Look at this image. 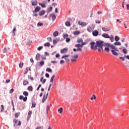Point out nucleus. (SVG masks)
Returning <instances> with one entry per match:
<instances>
[{
  "mask_svg": "<svg viewBox=\"0 0 129 129\" xmlns=\"http://www.w3.org/2000/svg\"><path fill=\"white\" fill-rule=\"evenodd\" d=\"M102 37H103V38H105L106 39H109L110 36L108 34H106V33H104L102 35Z\"/></svg>",
  "mask_w": 129,
  "mask_h": 129,
  "instance_id": "obj_13",
  "label": "nucleus"
},
{
  "mask_svg": "<svg viewBox=\"0 0 129 129\" xmlns=\"http://www.w3.org/2000/svg\"><path fill=\"white\" fill-rule=\"evenodd\" d=\"M111 52L114 56H117L119 50L114 45H111Z\"/></svg>",
  "mask_w": 129,
  "mask_h": 129,
  "instance_id": "obj_3",
  "label": "nucleus"
},
{
  "mask_svg": "<svg viewBox=\"0 0 129 129\" xmlns=\"http://www.w3.org/2000/svg\"><path fill=\"white\" fill-rule=\"evenodd\" d=\"M46 82V79H43L42 82V84H44Z\"/></svg>",
  "mask_w": 129,
  "mask_h": 129,
  "instance_id": "obj_63",
  "label": "nucleus"
},
{
  "mask_svg": "<svg viewBox=\"0 0 129 129\" xmlns=\"http://www.w3.org/2000/svg\"><path fill=\"white\" fill-rule=\"evenodd\" d=\"M66 42H67V43H69V42H70V38L68 37V38L66 39Z\"/></svg>",
  "mask_w": 129,
  "mask_h": 129,
  "instance_id": "obj_52",
  "label": "nucleus"
},
{
  "mask_svg": "<svg viewBox=\"0 0 129 129\" xmlns=\"http://www.w3.org/2000/svg\"><path fill=\"white\" fill-rule=\"evenodd\" d=\"M20 114H21V113H20V112L16 113L15 114V117L16 118H18V117H19V115H20Z\"/></svg>",
  "mask_w": 129,
  "mask_h": 129,
  "instance_id": "obj_20",
  "label": "nucleus"
},
{
  "mask_svg": "<svg viewBox=\"0 0 129 129\" xmlns=\"http://www.w3.org/2000/svg\"><path fill=\"white\" fill-rule=\"evenodd\" d=\"M120 38L119 37H118V36H115V41H116V42H118V41H119Z\"/></svg>",
  "mask_w": 129,
  "mask_h": 129,
  "instance_id": "obj_29",
  "label": "nucleus"
},
{
  "mask_svg": "<svg viewBox=\"0 0 129 129\" xmlns=\"http://www.w3.org/2000/svg\"><path fill=\"white\" fill-rule=\"evenodd\" d=\"M41 59H42V60H45V59H46V57L44 55H42L41 56Z\"/></svg>",
  "mask_w": 129,
  "mask_h": 129,
  "instance_id": "obj_57",
  "label": "nucleus"
},
{
  "mask_svg": "<svg viewBox=\"0 0 129 129\" xmlns=\"http://www.w3.org/2000/svg\"><path fill=\"white\" fill-rule=\"evenodd\" d=\"M28 84H29V81L27 80H24L23 81V85L26 86V85H28Z\"/></svg>",
  "mask_w": 129,
  "mask_h": 129,
  "instance_id": "obj_22",
  "label": "nucleus"
},
{
  "mask_svg": "<svg viewBox=\"0 0 129 129\" xmlns=\"http://www.w3.org/2000/svg\"><path fill=\"white\" fill-rule=\"evenodd\" d=\"M23 101H27V99H28V97H27V96H25L24 97H23Z\"/></svg>",
  "mask_w": 129,
  "mask_h": 129,
  "instance_id": "obj_51",
  "label": "nucleus"
},
{
  "mask_svg": "<svg viewBox=\"0 0 129 129\" xmlns=\"http://www.w3.org/2000/svg\"><path fill=\"white\" fill-rule=\"evenodd\" d=\"M47 41H49V42H52V38L51 37H47Z\"/></svg>",
  "mask_w": 129,
  "mask_h": 129,
  "instance_id": "obj_50",
  "label": "nucleus"
},
{
  "mask_svg": "<svg viewBox=\"0 0 129 129\" xmlns=\"http://www.w3.org/2000/svg\"><path fill=\"white\" fill-rule=\"evenodd\" d=\"M32 107H36V102H32Z\"/></svg>",
  "mask_w": 129,
  "mask_h": 129,
  "instance_id": "obj_40",
  "label": "nucleus"
},
{
  "mask_svg": "<svg viewBox=\"0 0 129 129\" xmlns=\"http://www.w3.org/2000/svg\"><path fill=\"white\" fill-rule=\"evenodd\" d=\"M58 112H59V113H62V112H63V108L60 107L58 109Z\"/></svg>",
  "mask_w": 129,
  "mask_h": 129,
  "instance_id": "obj_23",
  "label": "nucleus"
},
{
  "mask_svg": "<svg viewBox=\"0 0 129 129\" xmlns=\"http://www.w3.org/2000/svg\"><path fill=\"white\" fill-rule=\"evenodd\" d=\"M58 41L59 40L58 39L53 40V44H57V43H58Z\"/></svg>",
  "mask_w": 129,
  "mask_h": 129,
  "instance_id": "obj_37",
  "label": "nucleus"
},
{
  "mask_svg": "<svg viewBox=\"0 0 129 129\" xmlns=\"http://www.w3.org/2000/svg\"><path fill=\"white\" fill-rule=\"evenodd\" d=\"M124 57H125L126 59H128L129 60V55H124Z\"/></svg>",
  "mask_w": 129,
  "mask_h": 129,
  "instance_id": "obj_64",
  "label": "nucleus"
},
{
  "mask_svg": "<svg viewBox=\"0 0 129 129\" xmlns=\"http://www.w3.org/2000/svg\"><path fill=\"white\" fill-rule=\"evenodd\" d=\"M58 34H59V33L58 32V31H55L53 33V36L54 37H57V36H58Z\"/></svg>",
  "mask_w": 129,
  "mask_h": 129,
  "instance_id": "obj_33",
  "label": "nucleus"
},
{
  "mask_svg": "<svg viewBox=\"0 0 129 129\" xmlns=\"http://www.w3.org/2000/svg\"><path fill=\"white\" fill-rule=\"evenodd\" d=\"M103 41H97L96 42V50H98L99 52H100V51H103Z\"/></svg>",
  "mask_w": 129,
  "mask_h": 129,
  "instance_id": "obj_1",
  "label": "nucleus"
},
{
  "mask_svg": "<svg viewBox=\"0 0 129 129\" xmlns=\"http://www.w3.org/2000/svg\"><path fill=\"white\" fill-rule=\"evenodd\" d=\"M44 63L45 62L43 60L40 61V62H39L40 66H43V65H44Z\"/></svg>",
  "mask_w": 129,
  "mask_h": 129,
  "instance_id": "obj_42",
  "label": "nucleus"
},
{
  "mask_svg": "<svg viewBox=\"0 0 129 129\" xmlns=\"http://www.w3.org/2000/svg\"><path fill=\"white\" fill-rule=\"evenodd\" d=\"M32 6H37L38 5V2L37 0H33L31 1Z\"/></svg>",
  "mask_w": 129,
  "mask_h": 129,
  "instance_id": "obj_12",
  "label": "nucleus"
},
{
  "mask_svg": "<svg viewBox=\"0 0 129 129\" xmlns=\"http://www.w3.org/2000/svg\"><path fill=\"white\" fill-rule=\"evenodd\" d=\"M119 59L120 60H122V61H124V57H120Z\"/></svg>",
  "mask_w": 129,
  "mask_h": 129,
  "instance_id": "obj_61",
  "label": "nucleus"
},
{
  "mask_svg": "<svg viewBox=\"0 0 129 129\" xmlns=\"http://www.w3.org/2000/svg\"><path fill=\"white\" fill-rule=\"evenodd\" d=\"M75 47H76L77 49L73 48V51H74V52H77V51H79L80 52H82V48H81L79 46H78V44H76Z\"/></svg>",
  "mask_w": 129,
  "mask_h": 129,
  "instance_id": "obj_5",
  "label": "nucleus"
},
{
  "mask_svg": "<svg viewBox=\"0 0 129 129\" xmlns=\"http://www.w3.org/2000/svg\"><path fill=\"white\" fill-rule=\"evenodd\" d=\"M28 77L29 79H30V80H31L32 81L33 80H34V78L32 77L31 76H28Z\"/></svg>",
  "mask_w": 129,
  "mask_h": 129,
  "instance_id": "obj_54",
  "label": "nucleus"
},
{
  "mask_svg": "<svg viewBox=\"0 0 129 129\" xmlns=\"http://www.w3.org/2000/svg\"><path fill=\"white\" fill-rule=\"evenodd\" d=\"M45 77H46V78H49V74L46 73L45 74Z\"/></svg>",
  "mask_w": 129,
  "mask_h": 129,
  "instance_id": "obj_59",
  "label": "nucleus"
},
{
  "mask_svg": "<svg viewBox=\"0 0 129 129\" xmlns=\"http://www.w3.org/2000/svg\"><path fill=\"white\" fill-rule=\"evenodd\" d=\"M64 60H61L60 61V64H64Z\"/></svg>",
  "mask_w": 129,
  "mask_h": 129,
  "instance_id": "obj_58",
  "label": "nucleus"
},
{
  "mask_svg": "<svg viewBox=\"0 0 129 129\" xmlns=\"http://www.w3.org/2000/svg\"><path fill=\"white\" fill-rule=\"evenodd\" d=\"M41 10V8L39 6H37L35 8V10L33 11V13H38Z\"/></svg>",
  "mask_w": 129,
  "mask_h": 129,
  "instance_id": "obj_10",
  "label": "nucleus"
},
{
  "mask_svg": "<svg viewBox=\"0 0 129 129\" xmlns=\"http://www.w3.org/2000/svg\"><path fill=\"white\" fill-rule=\"evenodd\" d=\"M73 34H74V35L76 36L77 35H79L80 34V32L78 31H74Z\"/></svg>",
  "mask_w": 129,
  "mask_h": 129,
  "instance_id": "obj_19",
  "label": "nucleus"
},
{
  "mask_svg": "<svg viewBox=\"0 0 129 129\" xmlns=\"http://www.w3.org/2000/svg\"><path fill=\"white\" fill-rule=\"evenodd\" d=\"M28 90H29V91H32L33 90V87L32 86H29L28 88Z\"/></svg>",
  "mask_w": 129,
  "mask_h": 129,
  "instance_id": "obj_41",
  "label": "nucleus"
},
{
  "mask_svg": "<svg viewBox=\"0 0 129 129\" xmlns=\"http://www.w3.org/2000/svg\"><path fill=\"white\" fill-rule=\"evenodd\" d=\"M39 6H41L42 8H46V5L44 4L39 3Z\"/></svg>",
  "mask_w": 129,
  "mask_h": 129,
  "instance_id": "obj_35",
  "label": "nucleus"
},
{
  "mask_svg": "<svg viewBox=\"0 0 129 129\" xmlns=\"http://www.w3.org/2000/svg\"><path fill=\"white\" fill-rule=\"evenodd\" d=\"M98 35V31L97 30H94L93 32V36L96 37Z\"/></svg>",
  "mask_w": 129,
  "mask_h": 129,
  "instance_id": "obj_16",
  "label": "nucleus"
},
{
  "mask_svg": "<svg viewBox=\"0 0 129 129\" xmlns=\"http://www.w3.org/2000/svg\"><path fill=\"white\" fill-rule=\"evenodd\" d=\"M102 29L104 32H108V31H110V27H102Z\"/></svg>",
  "mask_w": 129,
  "mask_h": 129,
  "instance_id": "obj_9",
  "label": "nucleus"
},
{
  "mask_svg": "<svg viewBox=\"0 0 129 129\" xmlns=\"http://www.w3.org/2000/svg\"><path fill=\"white\" fill-rule=\"evenodd\" d=\"M4 110H5V108H4V105H1V112H3Z\"/></svg>",
  "mask_w": 129,
  "mask_h": 129,
  "instance_id": "obj_45",
  "label": "nucleus"
},
{
  "mask_svg": "<svg viewBox=\"0 0 129 129\" xmlns=\"http://www.w3.org/2000/svg\"><path fill=\"white\" fill-rule=\"evenodd\" d=\"M91 100H93V99H96V96L95 95H92V97L90 98Z\"/></svg>",
  "mask_w": 129,
  "mask_h": 129,
  "instance_id": "obj_24",
  "label": "nucleus"
},
{
  "mask_svg": "<svg viewBox=\"0 0 129 129\" xmlns=\"http://www.w3.org/2000/svg\"><path fill=\"white\" fill-rule=\"evenodd\" d=\"M82 42H83V39L82 38H78L77 40L78 43H82Z\"/></svg>",
  "mask_w": 129,
  "mask_h": 129,
  "instance_id": "obj_30",
  "label": "nucleus"
},
{
  "mask_svg": "<svg viewBox=\"0 0 129 129\" xmlns=\"http://www.w3.org/2000/svg\"><path fill=\"white\" fill-rule=\"evenodd\" d=\"M40 56L41 55L40 54V53H37L36 55V60H37V61L40 60Z\"/></svg>",
  "mask_w": 129,
  "mask_h": 129,
  "instance_id": "obj_18",
  "label": "nucleus"
},
{
  "mask_svg": "<svg viewBox=\"0 0 129 129\" xmlns=\"http://www.w3.org/2000/svg\"><path fill=\"white\" fill-rule=\"evenodd\" d=\"M32 44V40H28L27 42V45H31Z\"/></svg>",
  "mask_w": 129,
  "mask_h": 129,
  "instance_id": "obj_44",
  "label": "nucleus"
},
{
  "mask_svg": "<svg viewBox=\"0 0 129 129\" xmlns=\"http://www.w3.org/2000/svg\"><path fill=\"white\" fill-rule=\"evenodd\" d=\"M123 52L124 54H126L127 53V50L126 49H123Z\"/></svg>",
  "mask_w": 129,
  "mask_h": 129,
  "instance_id": "obj_48",
  "label": "nucleus"
},
{
  "mask_svg": "<svg viewBox=\"0 0 129 129\" xmlns=\"http://www.w3.org/2000/svg\"><path fill=\"white\" fill-rule=\"evenodd\" d=\"M20 68H23V66H24V63L20 62L19 64Z\"/></svg>",
  "mask_w": 129,
  "mask_h": 129,
  "instance_id": "obj_39",
  "label": "nucleus"
},
{
  "mask_svg": "<svg viewBox=\"0 0 129 129\" xmlns=\"http://www.w3.org/2000/svg\"><path fill=\"white\" fill-rule=\"evenodd\" d=\"M78 24L79 25H80V26H81L82 27H85V26H86V23L85 22L79 21Z\"/></svg>",
  "mask_w": 129,
  "mask_h": 129,
  "instance_id": "obj_11",
  "label": "nucleus"
},
{
  "mask_svg": "<svg viewBox=\"0 0 129 129\" xmlns=\"http://www.w3.org/2000/svg\"><path fill=\"white\" fill-rule=\"evenodd\" d=\"M23 98H24V96L20 95L19 96V99H21L22 100V99H23Z\"/></svg>",
  "mask_w": 129,
  "mask_h": 129,
  "instance_id": "obj_55",
  "label": "nucleus"
},
{
  "mask_svg": "<svg viewBox=\"0 0 129 129\" xmlns=\"http://www.w3.org/2000/svg\"><path fill=\"white\" fill-rule=\"evenodd\" d=\"M37 16H38V14L36 13H33V17H37Z\"/></svg>",
  "mask_w": 129,
  "mask_h": 129,
  "instance_id": "obj_62",
  "label": "nucleus"
},
{
  "mask_svg": "<svg viewBox=\"0 0 129 129\" xmlns=\"http://www.w3.org/2000/svg\"><path fill=\"white\" fill-rule=\"evenodd\" d=\"M39 15L40 17H42V16H44L45 15V11L44 10H42L39 13Z\"/></svg>",
  "mask_w": 129,
  "mask_h": 129,
  "instance_id": "obj_17",
  "label": "nucleus"
},
{
  "mask_svg": "<svg viewBox=\"0 0 129 129\" xmlns=\"http://www.w3.org/2000/svg\"><path fill=\"white\" fill-rule=\"evenodd\" d=\"M62 36H63V39H66V40L67 38H68V34H63Z\"/></svg>",
  "mask_w": 129,
  "mask_h": 129,
  "instance_id": "obj_32",
  "label": "nucleus"
},
{
  "mask_svg": "<svg viewBox=\"0 0 129 129\" xmlns=\"http://www.w3.org/2000/svg\"><path fill=\"white\" fill-rule=\"evenodd\" d=\"M68 57H69V55L64 54L61 57V59H64V60H66V62H69V61H70V59H69Z\"/></svg>",
  "mask_w": 129,
  "mask_h": 129,
  "instance_id": "obj_7",
  "label": "nucleus"
},
{
  "mask_svg": "<svg viewBox=\"0 0 129 129\" xmlns=\"http://www.w3.org/2000/svg\"><path fill=\"white\" fill-rule=\"evenodd\" d=\"M46 113L47 114H48V112L49 111V105H48L46 106Z\"/></svg>",
  "mask_w": 129,
  "mask_h": 129,
  "instance_id": "obj_47",
  "label": "nucleus"
},
{
  "mask_svg": "<svg viewBox=\"0 0 129 129\" xmlns=\"http://www.w3.org/2000/svg\"><path fill=\"white\" fill-rule=\"evenodd\" d=\"M111 46H113V45L110 44L109 43L105 44L104 46H103V51H105V52H107V53H108V52H109L110 51L109 49H111Z\"/></svg>",
  "mask_w": 129,
  "mask_h": 129,
  "instance_id": "obj_2",
  "label": "nucleus"
},
{
  "mask_svg": "<svg viewBox=\"0 0 129 129\" xmlns=\"http://www.w3.org/2000/svg\"><path fill=\"white\" fill-rule=\"evenodd\" d=\"M66 26H67V27H70V25H71L70 23V22L69 21H67L65 23Z\"/></svg>",
  "mask_w": 129,
  "mask_h": 129,
  "instance_id": "obj_25",
  "label": "nucleus"
},
{
  "mask_svg": "<svg viewBox=\"0 0 129 129\" xmlns=\"http://www.w3.org/2000/svg\"><path fill=\"white\" fill-rule=\"evenodd\" d=\"M13 122L15 123L14 126H16V125H21V124H22V122H21L20 121H18L16 119H13Z\"/></svg>",
  "mask_w": 129,
  "mask_h": 129,
  "instance_id": "obj_6",
  "label": "nucleus"
},
{
  "mask_svg": "<svg viewBox=\"0 0 129 129\" xmlns=\"http://www.w3.org/2000/svg\"><path fill=\"white\" fill-rule=\"evenodd\" d=\"M23 95H24L25 96H28V95H29V93L27 91H24L23 92Z\"/></svg>",
  "mask_w": 129,
  "mask_h": 129,
  "instance_id": "obj_36",
  "label": "nucleus"
},
{
  "mask_svg": "<svg viewBox=\"0 0 129 129\" xmlns=\"http://www.w3.org/2000/svg\"><path fill=\"white\" fill-rule=\"evenodd\" d=\"M29 70H30V68H26L25 70V72H24V74L25 75L27 74V73H28V72L29 71Z\"/></svg>",
  "mask_w": 129,
  "mask_h": 129,
  "instance_id": "obj_27",
  "label": "nucleus"
},
{
  "mask_svg": "<svg viewBox=\"0 0 129 129\" xmlns=\"http://www.w3.org/2000/svg\"><path fill=\"white\" fill-rule=\"evenodd\" d=\"M13 92H14V89H11L10 90V93H13Z\"/></svg>",
  "mask_w": 129,
  "mask_h": 129,
  "instance_id": "obj_60",
  "label": "nucleus"
},
{
  "mask_svg": "<svg viewBox=\"0 0 129 129\" xmlns=\"http://www.w3.org/2000/svg\"><path fill=\"white\" fill-rule=\"evenodd\" d=\"M67 52V48H64L63 49H61L60 50L61 54H65Z\"/></svg>",
  "mask_w": 129,
  "mask_h": 129,
  "instance_id": "obj_14",
  "label": "nucleus"
},
{
  "mask_svg": "<svg viewBox=\"0 0 129 129\" xmlns=\"http://www.w3.org/2000/svg\"><path fill=\"white\" fill-rule=\"evenodd\" d=\"M48 94H49L48 92L47 93L46 95H44L43 99L46 100V99H47V98L48 97Z\"/></svg>",
  "mask_w": 129,
  "mask_h": 129,
  "instance_id": "obj_28",
  "label": "nucleus"
},
{
  "mask_svg": "<svg viewBox=\"0 0 129 129\" xmlns=\"http://www.w3.org/2000/svg\"><path fill=\"white\" fill-rule=\"evenodd\" d=\"M109 38L112 42H113V41H114V37L113 36H111L110 37H109Z\"/></svg>",
  "mask_w": 129,
  "mask_h": 129,
  "instance_id": "obj_46",
  "label": "nucleus"
},
{
  "mask_svg": "<svg viewBox=\"0 0 129 129\" xmlns=\"http://www.w3.org/2000/svg\"><path fill=\"white\" fill-rule=\"evenodd\" d=\"M78 57H79V55L77 54L72 55L71 56V62H76V61H77V59H78Z\"/></svg>",
  "mask_w": 129,
  "mask_h": 129,
  "instance_id": "obj_4",
  "label": "nucleus"
},
{
  "mask_svg": "<svg viewBox=\"0 0 129 129\" xmlns=\"http://www.w3.org/2000/svg\"><path fill=\"white\" fill-rule=\"evenodd\" d=\"M46 71L47 72H50L51 73L52 72V70L50 68H47L46 70Z\"/></svg>",
  "mask_w": 129,
  "mask_h": 129,
  "instance_id": "obj_34",
  "label": "nucleus"
},
{
  "mask_svg": "<svg viewBox=\"0 0 129 129\" xmlns=\"http://www.w3.org/2000/svg\"><path fill=\"white\" fill-rule=\"evenodd\" d=\"M54 78H55V75L52 76L50 79V82H53V81L54 80Z\"/></svg>",
  "mask_w": 129,
  "mask_h": 129,
  "instance_id": "obj_38",
  "label": "nucleus"
},
{
  "mask_svg": "<svg viewBox=\"0 0 129 129\" xmlns=\"http://www.w3.org/2000/svg\"><path fill=\"white\" fill-rule=\"evenodd\" d=\"M37 26L38 27H42V26H43V23L41 22H38L37 24Z\"/></svg>",
  "mask_w": 129,
  "mask_h": 129,
  "instance_id": "obj_43",
  "label": "nucleus"
},
{
  "mask_svg": "<svg viewBox=\"0 0 129 129\" xmlns=\"http://www.w3.org/2000/svg\"><path fill=\"white\" fill-rule=\"evenodd\" d=\"M78 44L77 46H79V47H80V48H82V47H83V46H84V45H82V43H81V44Z\"/></svg>",
  "mask_w": 129,
  "mask_h": 129,
  "instance_id": "obj_56",
  "label": "nucleus"
},
{
  "mask_svg": "<svg viewBox=\"0 0 129 129\" xmlns=\"http://www.w3.org/2000/svg\"><path fill=\"white\" fill-rule=\"evenodd\" d=\"M90 45H91V49H94L95 50H96V44H95V42H92L90 43Z\"/></svg>",
  "mask_w": 129,
  "mask_h": 129,
  "instance_id": "obj_8",
  "label": "nucleus"
},
{
  "mask_svg": "<svg viewBox=\"0 0 129 129\" xmlns=\"http://www.w3.org/2000/svg\"><path fill=\"white\" fill-rule=\"evenodd\" d=\"M45 47H50V43L47 42L44 44Z\"/></svg>",
  "mask_w": 129,
  "mask_h": 129,
  "instance_id": "obj_31",
  "label": "nucleus"
},
{
  "mask_svg": "<svg viewBox=\"0 0 129 129\" xmlns=\"http://www.w3.org/2000/svg\"><path fill=\"white\" fill-rule=\"evenodd\" d=\"M114 45H115V46H120V45H121V43L119 42L116 41L114 43Z\"/></svg>",
  "mask_w": 129,
  "mask_h": 129,
  "instance_id": "obj_21",
  "label": "nucleus"
},
{
  "mask_svg": "<svg viewBox=\"0 0 129 129\" xmlns=\"http://www.w3.org/2000/svg\"><path fill=\"white\" fill-rule=\"evenodd\" d=\"M43 49V46H39L37 48V50L40 51L41 49Z\"/></svg>",
  "mask_w": 129,
  "mask_h": 129,
  "instance_id": "obj_53",
  "label": "nucleus"
},
{
  "mask_svg": "<svg viewBox=\"0 0 129 129\" xmlns=\"http://www.w3.org/2000/svg\"><path fill=\"white\" fill-rule=\"evenodd\" d=\"M31 114H32V111H29L28 112V119L31 118Z\"/></svg>",
  "mask_w": 129,
  "mask_h": 129,
  "instance_id": "obj_26",
  "label": "nucleus"
},
{
  "mask_svg": "<svg viewBox=\"0 0 129 129\" xmlns=\"http://www.w3.org/2000/svg\"><path fill=\"white\" fill-rule=\"evenodd\" d=\"M50 17L52 18V20L53 21H54V20H56V15H55L54 13L50 14Z\"/></svg>",
  "mask_w": 129,
  "mask_h": 129,
  "instance_id": "obj_15",
  "label": "nucleus"
},
{
  "mask_svg": "<svg viewBox=\"0 0 129 129\" xmlns=\"http://www.w3.org/2000/svg\"><path fill=\"white\" fill-rule=\"evenodd\" d=\"M44 126H37L35 129H43Z\"/></svg>",
  "mask_w": 129,
  "mask_h": 129,
  "instance_id": "obj_49",
  "label": "nucleus"
}]
</instances>
